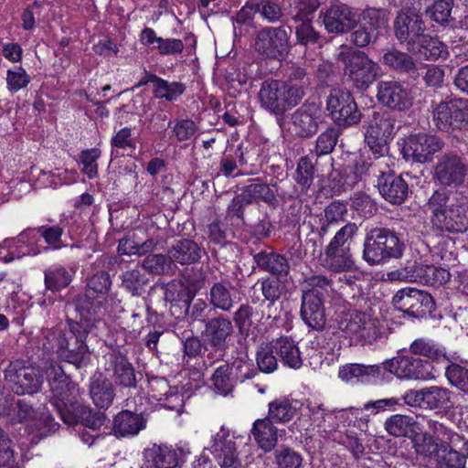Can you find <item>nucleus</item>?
I'll list each match as a JSON object with an SVG mask.
<instances>
[{
    "mask_svg": "<svg viewBox=\"0 0 468 468\" xmlns=\"http://www.w3.org/2000/svg\"><path fill=\"white\" fill-rule=\"evenodd\" d=\"M111 285L112 281L109 273L101 271L88 278L86 292L106 303V296L110 292Z\"/></svg>",
    "mask_w": 468,
    "mask_h": 468,
    "instance_id": "nucleus-50",
    "label": "nucleus"
},
{
    "mask_svg": "<svg viewBox=\"0 0 468 468\" xmlns=\"http://www.w3.org/2000/svg\"><path fill=\"white\" fill-rule=\"evenodd\" d=\"M144 455L154 468H175L178 464L176 451L167 445L154 444L144 450Z\"/></svg>",
    "mask_w": 468,
    "mask_h": 468,
    "instance_id": "nucleus-35",
    "label": "nucleus"
},
{
    "mask_svg": "<svg viewBox=\"0 0 468 468\" xmlns=\"http://www.w3.org/2000/svg\"><path fill=\"white\" fill-rule=\"evenodd\" d=\"M338 59L345 66V76L358 90H367L380 76V66L364 51L340 52Z\"/></svg>",
    "mask_w": 468,
    "mask_h": 468,
    "instance_id": "nucleus-6",
    "label": "nucleus"
},
{
    "mask_svg": "<svg viewBox=\"0 0 468 468\" xmlns=\"http://www.w3.org/2000/svg\"><path fill=\"white\" fill-rule=\"evenodd\" d=\"M205 450L209 451L220 461L221 468H241L236 443L229 438V434L223 430L216 435L211 447Z\"/></svg>",
    "mask_w": 468,
    "mask_h": 468,
    "instance_id": "nucleus-25",
    "label": "nucleus"
},
{
    "mask_svg": "<svg viewBox=\"0 0 468 468\" xmlns=\"http://www.w3.org/2000/svg\"><path fill=\"white\" fill-rule=\"evenodd\" d=\"M326 110L339 126H351L361 120V113L350 91L341 89L331 90L326 100Z\"/></svg>",
    "mask_w": 468,
    "mask_h": 468,
    "instance_id": "nucleus-12",
    "label": "nucleus"
},
{
    "mask_svg": "<svg viewBox=\"0 0 468 468\" xmlns=\"http://www.w3.org/2000/svg\"><path fill=\"white\" fill-rule=\"evenodd\" d=\"M290 27H264L257 30L253 37L255 52L267 59L282 60L291 49Z\"/></svg>",
    "mask_w": 468,
    "mask_h": 468,
    "instance_id": "nucleus-7",
    "label": "nucleus"
},
{
    "mask_svg": "<svg viewBox=\"0 0 468 468\" xmlns=\"http://www.w3.org/2000/svg\"><path fill=\"white\" fill-rule=\"evenodd\" d=\"M382 62L390 70L399 74H412L417 71L413 57L395 48H389L384 53Z\"/></svg>",
    "mask_w": 468,
    "mask_h": 468,
    "instance_id": "nucleus-34",
    "label": "nucleus"
},
{
    "mask_svg": "<svg viewBox=\"0 0 468 468\" xmlns=\"http://www.w3.org/2000/svg\"><path fill=\"white\" fill-rule=\"evenodd\" d=\"M426 264L408 262L403 268L388 274L392 280L422 283Z\"/></svg>",
    "mask_w": 468,
    "mask_h": 468,
    "instance_id": "nucleus-58",
    "label": "nucleus"
},
{
    "mask_svg": "<svg viewBox=\"0 0 468 468\" xmlns=\"http://www.w3.org/2000/svg\"><path fill=\"white\" fill-rule=\"evenodd\" d=\"M365 142L376 158L384 155L388 143L393 138L396 120L386 111L373 112L364 122Z\"/></svg>",
    "mask_w": 468,
    "mask_h": 468,
    "instance_id": "nucleus-8",
    "label": "nucleus"
},
{
    "mask_svg": "<svg viewBox=\"0 0 468 468\" xmlns=\"http://www.w3.org/2000/svg\"><path fill=\"white\" fill-rule=\"evenodd\" d=\"M257 13L255 3L247 2L231 18L235 39L250 35L256 28L254 19Z\"/></svg>",
    "mask_w": 468,
    "mask_h": 468,
    "instance_id": "nucleus-38",
    "label": "nucleus"
},
{
    "mask_svg": "<svg viewBox=\"0 0 468 468\" xmlns=\"http://www.w3.org/2000/svg\"><path fill=\"white\" fill-rule=\"evenodd\" d=\"M142 266L149 273L154 275H173L177 269L168 254H149L142 261Z\"/></svg>",
    "mask_w": 468,
    "mask_h": 468,
    "instance_id": "nucleus-43",
    "label": "nucleus"
},
{
    "mask_svg": "<svg viewBox=\"0 0 468 468\" xmlns=\"http://www.w3.org/2000/svg\"><path fill=\"white\" fill-rule=\"evenodd\" d=\"M154 80H155V88L153 93L155 98L172 101L185 91V85L183 83L168 82L160 77L154 78Z\"/></svg>",
    "mask_w": 468,
    "mask_h": 468,
    "instance_id": "nucleus-59",
    "label": "nucleus"
},
{
    "mask_svg": "<svg viewBox=\"0 0 468 468\" xmlns=\"http://www.w3.org/2000/svg\"><path fill=\"white\" fill-rule=\"evenodd\" d=\"M378 101L394 111H406L412 105L409 88L398 80H382L378 83Z\"/></svg>",
    "mask_w": 468,
    "mask_h": 468,
    "instance_id": "nucleus-18",
    "label": "nucleus"
},
{
    "mask_svg": "<svg viewBox=\"0 0 468 468\" xmlns=\"http://www.w3.org/2000/svg\"><path fill=\"white\" fill-rule=\"evenodd\" d=\"M323 122L320 104L305 102L291 115V123L295 134L309 138L316 133L319 124Z\"/></svg>",
    "mask_w": 468,
    "mask_h": 468,
    "instance_id": "nucleus-19",
    "label": "nucleus"
},
{
    "mask_svg": "<svg viewBox=\"0 0 468 468\" xmlns=\"http://www.w3.org/2000/svg\"><path fill=\"white\" fill-rule=\"evenodd\" d=\"M71 280L69 271L60 265L52 266L44 271L45 286L53 292L68 287Z\"/></svg>",
    "mask_w": 468,
    "mask_h": 468,
    "instance_id": "nucleus-45",
    "label": "nucleus"
},
{
    "mask_svg": "<svg viewBox=\"0 0 468 468\" xmlns=\"http://www.w3.org/2000/svg\"><path fill=\"white\" fill-rule=\"evenodd\" d=\"M303 282L306 285V290H303V292L309 293L314 292L316 296H322L324 300L325 295H328L330 291L333 290L332 280L323 274L305 276Z\"/></svg>",
    "mask_w": 468,
    "mask_h": 468,
    "instance_id": "nucleus-62",
    "label": "nucleus"
},
{
    "mask_svg": "<svg viewBox=\"0 0 468 468\" xmlns=\"http://www.w3.org/2000/svg\"><path fill=\"white\" fill-rule=\"evenodd\" d=\"M396 308L413 317H423L431 314L435 303L431 294L424 291L405 288L397 292L393 297Z\"/></svg>",
    "mask_w": 468,
    "mask_h": 468,
    "instance_id": "nucleus-14",
    "label": "nucleus"
},
{
    "mask_svg": "<svg viewBox=\"0 0 468 468\" xmlns=\"http://www.w3.org/2000/svg\"><path fill=\"white\" fill-rule=\"evenodd\" d=\"M234 370L233 364L230 366L225 363L219 366L212 376V382L219 394L228 395L234 388V378L232 371Z\"/></svg>",
    "mask_w": 468,
    "mask_h": 468,
    "instance_id": "nucleus-51",
    "label": "nucleus"
},
{
    "mask_svg": "<svg viewBox=\"0 0 468 468\" xmlns=\"http://www.w3.org/2000/svg\"><path fill=\"white\" fill-rule=\"evenodd\" d=\"M242 194L247 197L250 204L254 200H261L268 204L276 201L274 192L266 184H263L260 178L251 180V184L243 187Z\"/></svg>",
    "mask_w": 468,
    "mask_h": 468,
    "instance_id": "nucleus-47",
    "label": "nucleus"
},
{
    "mask_svg": "<svg viewBox=\"0 0 468 468\" xmlns=\"http://www.w3.org/2000/svg\"><path fill=\"white\" fill-rule=\"evenodd\" d=\"M5 380L17 395H33L37 393L43 384L40 369L27 366L23 360L9 363L5 370Z\"/></svg>",
    "mask_w": 468,
    "mask_h": 468,
    "instance_id": "nucleus-10",
    "label": "nucleus"
},
{
    "mask_svg": "<svg viewBox=\"0 0 468 468\" xmlns=\"http://www.w3.org/2000/svg\"><path fill=\"white\" fill-rule=\"evenodd\" d=\"M427 427L429 433L435 436L438 441H452L454 444H460L463 441V436L454 432L452 430L445 426L438 420L428 419Z\"/></svg>",
    "mask_w": 468,
    "mask_h": 468,
    "instance_id": "nucleus-63",
    "label": "nucleus"
},
{
    "mask_svg": "<svg viewBox=\"0 0 468 468\" xmlns=\"http://www.w3.org/2000/svg\"><path fill=\"white\" fill-rule=\"evenodd\" d=\"M324 28L328 33L343 34L351 30L356 25V15L346 5H333L320 12Z\"/></svg>",
    "mask_w": 468,
    "mask_h": 468,
    "instance_id": "nucleus-22",
    "label": "nucleus"
},
{
    "mask_svg": "<svg viewBox=\"0 0 468 468\" xmlns=\"http://www.w3.org/2000/svg\"><path fill=\"white\" fill-rule=\"evenodd\" d=\"M404 244L397 234L386 228L370 229L365 239L363 258L370 265L380 264L402 256Z\"/></svg>",
    "mask_w": 468,
    "mask_h": 468,
    "instance_id": "nucleus-5",
    "label": "nucleus"
},
{
    "mask_svg": "<svg viewBox=\"0 0 468 468\" xmlns=\"http://www.w3.org/2000/svg\"><path fill=\"white\" fill-rule=\"evenodd\" d=\"M274 463L278 468H301L302 455L288 446L282 445L274 451Z\"/></svg>",
    "mask_w": 468,
    "mask_h": 468,
    "instance_id": "nucleus-55",
    "label": "nucleus"
},
{
    "mask_svg": "<svg viewBox=\"0 0 468 468\" xmlns=\"http://www.w3.org/2000/svg\"><path fill=\"white\" fill-rule=\"evenodd\" d=\"M274 349L271 342L262 343L256 354V362L259 369L263 373H272L278 367V359L274 356Z\"/></svg>",
    "mask_w": 468,
    "mask_h": 468,
    "instance_id": "nucleus-56",
    "label": "nucleus"
},
{
    "mask_svg": "<svg viewBox=\"0 0 468 468\" xmlns=\"http://www.w3.org/2000/svg\"><path fill=\"white\" fill-rule=\"evenodd\" d=\"M339 131L334 127L327 128L316 139L315 147L312 151L316 157L324 154H328L335 149L338 137Z\"/></svg>",
    "mask_w": 468,
    "mask_h": 468,
    "instance_id": "nucleus-61",
    "label": "nucleus"
},
{
    "mask_svg": "<svg viewBox=\"0 0 468 468\" xmlns=\"http://www.w3.org/2000/svg\"><path fill=\"white\" fill-rule=\"evenodd\" d=\"M60 419L68 425L81 422L92 430L100 429L105 422V415L80 404L75 398L58 411Z\"/></svg>",
    "mask_w": 468,
    "mask_h": 468,
    "instance_id": "nucleus-21",
    "label": "nucleus"
},
{
    "mask_svg": "<svg viewBox=\"0 0 468 468\" xmlns=\"http://www.w3.org/2000/svg\"><path fill=\"white\" fill-rule=\"evenodd\" d=\"M365 323V313L352 311L344 314L338 320V328L357 340L360 326Z\"/></svg>",
    "mask_w": 468,
    "mask_h": 468,
    "instance_id": "nucleus-60",
    "label": "nucleus"
},
{
    "mask_svg": "<svg viewBox=\"0 0 468 468\" xmlns=\"http://www.w3.org/2000/svg\"><path fill=\"white\" fill-rule=\"evenodd\" d=\"M452 7L453 0H435L426 12L432 21L441 26H447L453 20Z\"/></svg>",
    "mask_w": 468,
    "mask_h": 468,
    "instance_id": "nucleus-52",
    "label": "nucleus"
},
{
    "mask_svg": "<svg viewBox=\"0 0 468 468\" xmlns=\"http://www.w3.org/2000/svg\"><path fill=\"white\" fill-rule=\"evenodd\" d=\"M53 396L50 404L57 411L67 406L75 398L77 386L68 377L61 366L54 360H48L43 368Z\"/></svg>",
    "mask_w": 468,
    "mask_h": 468,
    "instance_id": "nucleus-11",
    "label": "nucleus"
},
{
    "mask_svg": "<svg viewBox=\"0 0 468 468\" xmlns=\"http://www.w3.org/2000/svg\"><path fill=\"white\" fill-rule=\"evenodd\" d=\"M281 361L292 368L301 367L303 361L300 350L295 342L288 336H281L271 342Z\"/></svg>",
    "mask_w": 468,
    "mask_h": 468,
    "instance_id": "nucleus-36",
    "label": "nucleus"
},
{
    "mask_svg": "<svg viewBox=\"0 0 468 468\" xmlns=\"http://www.w3.org/2000/svg\"><path fill=\"white\" fill-rule=\"evenodd\" d=\"M426 210L431 215L432 228L440 232L463 233L468 229V200L452 198L445 189H439L430 197Z\"/></svg>",
    "mask_w": 468,
    "mask_h": 468,
    "instance_id": "nucleus-1",
    "label": "nucleus"
},
{
    "mask_svg": "<svg viewBox=\"0 0 468 468\" xmlns=\"http://www.w3.org/2000/svg\"><path fill=\"white\" fill-rule=\"evenodd\" d=\"M459 444H454V442L450 441H442L441 445V452L443 454L441 457V463L443 465L449 466L451 468H465L466 465V457L464 456V452L457 451Z\"/></svg>",
    "mask_w": 468,
    "mask_h": 468,
    "instance_id": "nucleus-53",
    "label": "nucleus"
},
{
    "mask_svg": "<svg viewBox=\"0 0 468 468\" xmlns=\"http://www.w3.org/2000/svg\"><path fill=\"white\" fill-rule=\"evenodd\" d=\"M324 300L313 292H303L300 314L304 324L313 330L321 331L326 324Z\"/></svg>",
    "mask_w": 468,
    "mask_h": 468,
    "instance_id": "nucleus-24",
    "label": "nucleus"
},
{
    "mask_svg": "<svg viewBox=\"0 0 468 468\" xmlns=\"http://www.w3.org/2000/svg\"><path fill=\"white\" fill-rule=\"evenodd\" d=\"M414 50H410L409 52L431 60L437 59L446 53L445 46L442 42L425 33L418 40L417 44L414 45Z\"/></svg>",
    "mask_w": 468,
    "mask_h": 468,
    "instance_id": "nucleus-42",
    "label": "nucleus"
},
{
    "mask_svg": "<svg viewBox=\"0 0 468 468\" xmlns=\"http://www.w3.org/2000/svg\"><path fill=\"white\" fill-rule=\"evenodd\" d=\"M195 292L181 282H169L165 287V300L172 304L181 303V308L189 309Z\"/></svg>",
    "mask_w": 468,
    "mask_h": 468,
    "instance_id": "nucleus-44",
    "label": "nucleus"
},
{
    "mask_svg": "<svg viewBox=\"0 0 468 468\" xmlns=\"http://www.w3.org/2000/svg\"><path fill=\"white\" fill-rule=\"evenodd\" d=\"M314 165L308 155L302 156L297 164L295 180L303 191H307L314 178Z\"/></svg>",
    "mask_w": 468,
    "mask_h": 468,
    "instance_id": "nucleus-57",
    "label": "nucleus"
},
{
    "mask_svg": "<svg viewBox=\"0 0 468 468\" xmlns=\"http://www.w3.org/2000/svg\"><path fill=\"white\" fill-rule=\"evenodd\" d=\"M253 261L261 271L269 272L278 279L287 277L291 271L288 259L272 250L254 253Z\"/></svg>",
    "mask_w": 468,
    "mask_h": 468,
    "instance_id": "nucleus-26",
    "label": "nucleus"
},
{
    "mask_svg": "<svg viewBox=\"0 0 468 468\" xmlns=\"http://www.w3.org/2000/svg\"><path fill=\"white\" fill-rule=\"evenodd\" d=\"M251 434L258 446L269 452L275 448L278 439L285 435V430H279L271 419L265 417L254 421Z\"/></svg>",
    "mask_w": 468,
    "mask_h": 468,
    "instance_id": "nucleus-27",
    "label": "nucleus"
},
{
    "mask_svg": "<svg viewBox=\"0 0 468 468\" xmlns=\"http://www.w3.org/2000/svg\"><path fill=\"white\" fill-rule=\"evenodd\" d=\"M296 409L285 399H278L269 403L268 416L273 422L287 423L294 417Z\"/></svg>",
    "mask_w": 468,
    "mask_h": 468,
    "instance_id": "nucleus-48",
    "label": "nucleus"
},
{
    "mask_svg": "<svg viewBox=\"0 0 468 468\" xmlns=\"http://www.w3.org/2000/svg\"><path fill=\"white\" fill-rule=\"evenodd\" d=\"M468 165L463 158L453 153L441 155L434 166L433 178L439 185L457 187L463 184Z\"/></svg>",
    "mask_w": 468,
    "mask_h": 468,
    "instance_id": "nucleus-13",
    "label": "nucleus"
},
{
    "mask_svg": "<svg viewBox=\"0 0 468 468\" xmlns=\"http://www.w3.org/2000/svg\"><path fill=\"white\" fill-rule=\"evenodd\" d=\"M122 287L134 296H140L145 292L148 279L139 269H130L122 274Z\"/></svg>",
    "mask_w": 468,
    "mask_h": 468,
    "instance_id": "nucleus-46",
    "label": "nucleus"
},
{
    "mask_svg": "<svg viewBox=\"0 0 468 468\" xmlns=\"http://www.w3.org/2000/svg\"><path fill=\"white\" fill-rule=\"evenodd\" d=\"M425 23L421 16L413 11H401L394 21L395 37L408 51L414 50V45L425 33Z\"/></svg>",
    "mask_w": 468,
    "mask_h": 468,
    "instance_id": "nucleus-17",
    "label": "nucleus"
},
{
    "mask_svg": "<svg viewBox=\"0 0 468 468\" xmlns=\"http://www.w3.org/2000/svg\"><path fill=\"white\" fill-rule=\"evenodd\" d=\"M424 408L430 410L446 409L449 407L450 393L446 388L430 387L424 388Z\"/></svg>",
    "mask_w": 468,
    "mask_h": 468,
    "instance_id": "nucleus-54",
    "label": "nucleus"
},
{
    "mask_svg": "<svg viewBox=\"0 0 468 468\" xmlns=\"http://www.w3.org/2000/svg\"><path fill=\"white\" fill-rule=\"evenodd\" d=\"M146 423L143 413L122 410L114 417L112 431L119 437L135 436L145 429Z\"/></svg>",
    "mask_w": 468,
    "mask_h": 468,
    "instance_id": "nucleus-29",
    "label": "nucleus"
},
{
    "mask_svg": "<svg viewBox=\"0 0 468 468\" xmlns=\"http://www.w3.org/2000/svg\"><path fill=\"white\" fill-rule=\"evenodd\" d=\"M386 371L399 378L426 379L431 375V363L411 356H396L383 363Z\"/></svg>",
    "mask_w": 468,
    "mask_h": 468,
    "instance_id": "nucleus-20",
    "label": "nucleus"
},
{
    "mask_svg": "<svg viewBox=\"0 0 468 468\" xmlns=\"http://www.w3.org/2000/svg\"><path fill=\"white\" fill-rule=\"evenodd\" d=\"M444 147V142L436 135L415 133L408 137L402 149L406 159L427 163L432 160L433 154Z\"/></svg>",
    "mask_w": 468,
    "mask_h": 468,
    "instance_id": "nucleus-15",
    "label": "nucleus"
},
{
    "mask_svg": "<svg viewBox=\"0 0 468 468\" xmlns=\"http://www.w3.org/2000/svg\"><path fill=\"white\" fill-rule=\"evenodd\" d=\"M209 303L215 309L229 312L235 304V289L229 282H215L209 291Z\"/></svg>",
    "mask_w": 468,
    "mask_h": 468,
    "instance_id": "nucleus-37",
    "label": "nucleus"
},
{
    "mask_svg": "<svg viewBox=\"0 0 468 468\" xmlns=\"http://www.w3.org/2000/svg\"><path fill=\"white\" fill-rule=\"evenodd\" d=\"M371 180L377 182V186L382 197L394 205L405 201L409 195L408 183L401 176L395 175L388 165L375 158L374 161H365L360 167Z\"/></svg>",
    "mask_w": 468,
    "mask_h": 468,
    "instance_id": "nucleus-4",
    "label": "nucleus"
},
{
    "mask_svg": "<svg viewBox=\"0 0 468 468\" xmlns=\"http://www.w3.org/2000/svg\"><path fill=\"white\" fill-rule=\"evenodd\" d=\"M233 333L231 321L223 315L208 319L205 324L204 335L208 344L217 350H224L227 338Z\"/></svg>",
    "mask_w": 468,
    "mask_h": 468,
    "instance_id": "nucleus-28",
    "label": "nucleus"
},
{
    "mask_svg": "<svg viewBox=\"0 0 468 468\" xmlns=\"http://www.w3.org/2000/svg\"><path fill=\"white\" fill-rule=\"evenodd\" d=\"M385 431L393 437L410 438L418 428L417 420L409 415L395 414L388 418L384 422Z\"/></svg>",
    "mask_w": 468,
    "mask_h": 468,
    "instance_id": "nucleus-40",
    "label": "nucleus"
},
{
    "mask_svg": "<svg viewBox=\"0 0 468 468\" xmlns=\"http://www.w3.org/2000/svg\"><path fill=\"white\" fill-rule=\"evenodd\" d=\"M16 408L17 421L23 422L33 420L36 429L41 435L46 434L47 431H54L56 429L57 423L51 416L42 414L37 419L34 409L25 401L18 400Z\"/></svg>",
    "mask_w": 468,
    "mask_h": 468,
    "instance_id": "nucleus-39",
    "label": "nucleus"
},
{
    "mask_svg": "<svg viewBox=\"0 0 468 468\" xmlns=\"http://www.w3.org/2000/svg\"><path fill=\"white\" fill-rule=\"evenodd\" d=\"M410 438L414 451L418 455L431 459L437 456L441 449L442 441H438L435 436L427 431L417 432L416 430Z\"/></svg>",
    "mask_w": 468,
    "mask_h": 468,
    "instance_id": "nucleus-41",
    "label": "nucleus"
},
{
    "mask_svg": "<svg viewBox=\"0 0 468 468\" xmlns=\"http://www.w3.org/2000/svg\"><path fill=\"white\" fill-rule=\"evenodd\" d=\"M296 5L297 13L292 16V19L298 23L295 27V37L297 42L301 45L319 44L321 35L313 26L312 20L308 15L314 13L318 7L317 0H292Z\"/></svg>",
    "mask_w": 468,
    "mask_h": 468,
    "instance_id": "nucleus-16",
    "label": "nucleus"
},
{
    "mask_svg": "<svg viewBox=\"0 0 468 468\" xmlns=\"http://www.w3.org/2000/svg\"><path fill=\"white\" fill-rule=\"evenodd\" d=\"M106 360L105 370L111 373V377L117 386L128 388L136 387L135 370L125 356L112 351L107 355Z\"/></svg>",
    "mask_w": 468,
    "mask_h": 468,
    "instance_id": "nucleus-23",
    "label": "nucleus"
},
{
    "mask_svg": "<svg viewBox=\"0 0 468 468\" xmlns=\"http://www.w3.org/2000/svg\"><path fill=\"white\" fill-rule=\"evenodd\" d=\"M204 250L192 239H184L176 241L168 250V256L174 264H193L197 262Z\"/></svg>",
    "mask_w": 468,
    "mask_h": 468,
    "instance_id": "nucleus-32",
    "label": "nucleus"
},
{
    "mask_svg": "<svg viewBox=\"0 0 468 468\" xmlns=\"http://www.w3.org/2000/svg\"><path fill=\"white\" fill-rule=\"evenodd\" d=\"M90 397L97 408L108 409L115 397L112 382L101 373L95 374L90 383Z\"/></svg>",
    "mask_w": 468,
    "mask_h": 468,
    "instance_id": "nucleus-30",
    "label": "nucleus"
},
{
    "mask_svg": "<svg viewBox=\"0 0 468 468\" xmlns=\"http://www.w3.org/2000/svg\"><path fill=\"white\" fill-rule=\"evenodd\" d=\"M105 302L102 299L94 297L88 292L83 295H78L72 303L69 304V308L73 307L75 312L80 315V322L76 324H89V329L92 327L94 316L99 311L104 307Z\"/></svg>",
    "mask_w": 468,
    "mask_h": 468,
    "instance_id": "nucleus-31",
    "label": "nucleus"
},
{
    "mask_svg": "<svg viewBox=\"0 0 468 468\" xmlns=\"http://www.w3.org/2000/svg\"><path fill=\"white\" fill-rule=\"evenodd\" d=\"M431 119L439 131L468 129V99L455 98L433 103Z\"/></svg>",
    "mask_w": 468,
    "mask_h": 468,
    "instance_id": "nucleus-9",
    "label": "nucleus"
},
{
    "mask_svg": "<svg viewBox=\"0 0 468 468\" xmlns=\"http://www.w3.org/2000/svg\"><path fill=\"white\" fill-rule=\"evenodd\" d=\"M322 265L334 272L348 271L354 265L350 250L327 245L322 256Z\"/></svg>",
    "mask_w": 468,
    "mask_h": 468,
    "instance_id": "nucleus-33",
    "label": "nucleus"
},
{
    "mask_svg": "<svg viewBox=\"0 0 468 468\" xmlns=\"http://www.w3.org/2000/svg\"><path fill=\"white\" fill-rule=\"evenodd\" d=\"M304 95L302 85L290 84L281 80H267L261 85L258 99L261 107L281 115L298 105Z\"/></svg>",
    "mask_w": 468,
    "mask_h": 468,
    "instance_id": "nucleus-3",
    "label": "nucleus"
},
{
    "mask_svg": "<svg viewBox=\"0 0 468 468\" xmlns=\"http://www.w3.org/2000/svg\"><path fill=\"white\" fill-rule=\"evenodd\" d=\"M379 375L380 367L378 365L346 364L341 367L338 372V377L346 382L363 377H377Z\"/></svg>",
    "mask_w": 468,
    "mask_h": 468,
    "instance_id": "nucleus-49",
    "label": "nucleus"
},
{
    "mask_svg": "<svg viewBox=\"0 0 468 468\" xmlns=\"http://www.w3.org/2000/svg\"><path fill=\"white\" fill-rule=\"evenodd\" d=\"M388 17L387 11L384 9L369 8L363 11L360 23L373 33H378V30L385 27Z\"/></svg>",
    "mask_w": 468,
    "mask_h": 468,
    "instance_id": "nucleus-64",
    "label": "nucleus"
},
{
    "mask_svg": "<svg viewBox=\"0 0 468 468\" xmlns=\"http://www.w3.org/2000/svg\"><path fill=\"white\" fill-rule=\"evenodd\" d=\"M90 330L88 324H75L69 332L47 330L45 337L48 345L44 343L43 346L48 350L56 349L65 361L81 367L90 361V351L85 343Z\"/></svg>",
    "mask_w": 468,
    "mask_h": 468,
    "instance_id": "nucleus-2",
    "label": "nucleus"
}]
</instances>
